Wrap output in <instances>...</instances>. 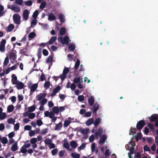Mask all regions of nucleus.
Listing matches in <instances>:
<instances>
[{"mask_svg": "<svg viewBox=\"0 0 158 158\" xmlns=\"http://www.w3.org/2000/svg\"><path fill=\"white\" fill-rule=\"evenodd\" d=\"M46 3L45 1L43 2L40 4V9H43L46 6Z\"/></svg>", "mask_w": 158, "mask_h": 158, "instance_id": "nucleus-39", "label": "nucleus"}, {"mask_svg": "<svg viewBox=\"0 0 158 158\" xmlns=\"http://www.w3.org/2000/svg\"><path fill=\"white\" fill-rule=\"evenodd\" d=\"M58 151L57 148L55 149L52 150L51 153L52 155H55L58 152Z\"/></svg>", "mask_w": 158, "mask_h": 158, "instance_id": "nucleus-48", "label": "nucleus"}, {"mask_svg": "<svg viewBox=\"0 0 158 158\" xmlns=\"http://www.w3.org/2000/svg\"><path fill=\"white\" fill-rule=\"evenodd\" d=\"M84 97L82 95H79L77 98V100L80 102H82L84 100Z\"/></svg>", "mask_w": 158, "mask_h": 158, "instance_id": "nucleus-49", "label": "nucleus"}, {"mask_svg": "<svg viewBox=\"0 0 158 158\" xmlns=\"http://www.w3.org/2000/svg\"><path fill=\"white\" fill-rule=\"evenodd\" d=\"M6 114L5 113H2L0 114V120L4 119L6 117Z\"/></svg>", "mask_w": 158, "mask_h": 158, "instance_id": "nucleus-32", "label": "nucleus"}, {"mask_svg": "<svg viewBox=\"0 0 158 158\" xmlns=\"http://www.w3.org/2000/svg\"><path fill=\"white\" fill-rule=\"evenodd\" d=\"M145 125V121L143 120H141L138 122L136 124V128L138 130H140Z\"/></svg>", "mask_w": 158, "mask_h": 158, "instance_id": "nucleus-3", "label": "nucleus"}, {"mask_svg": "<svg viewBox=\"0 0 158 158\" xmlns=\"http://www.w3.org/2000/svg\"><path fill=\"white\" fill-rule=\"evenodd\" d=\"M9 57L10 60H14L16 59V55L14 52H11L10 54Z\"/></svg>", "mask_w": 158, "mask_h": 158, "instance_id": "nucleus-19", "label": "nucleus"}, {"mask_svg": "<svg viewBox=\"0 0 158 158\" xmlns=\"http://www.w3.org/2000/svg\"><path fill=\"white\" fill-rule=\"evenodd\" d=\"M91 151L92 152H94L95 149V143H93L91 147Z\"/></svg>", "mask_w": 158, "mask_h": 158, "instance_id": "nucleus-59", "label": "nucleus"}, {"mask_svg": "<svg viewBox=\"0 0 158 158\" xmlns=\"http://www.w3.org/2000/svg\"><path fill=\"white\" fill-rule=\"evenodd\" d=\"M46 95L45 93H41L38 95L36 96L37 100L39 101H40L41 100L45 98Z\"/></svg>", "mask_w": 158, "mask_h": 158, "instance_id": "nucleus-11", "label": "nucleus"}, {"mask_svg": "<svg viewBox=\"0 0 158 158\" xmlns=\"http://www.w3.org/2000/svg\"><path fill=\"white\" fill-rule=\"evenodd\" d=\"M150 121L151 122H154L158 119V117L155 114L152 115L150 117H149Z\"/></svg>", "mask_w": 158, "mask_h": 158, "instance_id": "nucleus-18", "label": "nucleus"}, {"mask_svg": "<svg viewBox=\"0 0 158 158\" xmlns=\"http://www.w3.org/2000/svg\"><path fill=\"white\" fill-rule=\"evenodd\" d=\"M18 81H13L12 84L13 85L16 84V87L18 89H20L23 88L24 87V84L21 82H17Z\"/></svg>", "mask_w": 158, "mask_h": 158, "instance_id": "nucleus-4", "label": "nucleus"}, {"mask_svg": "<svg viewBox=\"0 0 158 158\" xmlns=\"http://www.w3.org/2000/svg\"><path fill=\"white\" fill-rule=\"evenodd\" d=\"M88 102L89 105L90 106H92L94 102V96H91L88 99Z\"/></svg>", "mask_w": 158, "mask_h": 158, "instance_id": "nucleus-12", "label": "nucleus"}, {"mask_svg": "<svg viewBox=\"0 0 158 158\" xmlns=\"http://www.w3.org/2000/svg\"><path fill=\"white\" fill-rule=\"evenodd\" d=\"M17 143H15L12 145L11 147V150L14 152L17 149Z\"/></svg>", "mask_w": 158, "mask_h": 158, "instance_id": "nucleus-23", "label": "nucleus"}, {"mask_svg": "<svg viewBox=\"0 0 158 158\" xmlns=\"http://www.w3.org/2000/svg\"><path fill=\"white\" fill-rule=\"evenodd\" d=\"M79 131L82 134L85 135L87 134V133L88 132L89 130L87 129H83L82 128H81Z\"/></svg>", "mask_w": 158, "mask_h": 158, "instance_id": "nucleus-24", "label": "nucleus"}, {"mask_svg": "<svg viewBox=\"0 0 158 158\" xmlns=\"http://www.w3.org/2000/svg\"><path fill=\"white\" fill-rule=\"evenodd\" d=\"M9 62V57L7 56L5 58L3 63V66H7Z\"/></svg>", "mask_w": 158, "mask_h": 158, "instance_id": "nucleus-29", "label": "nucleus"}, {"mask_svg": "<svg viewBox=\"0 0 158 158\" xmlns=\"http://www.w3.org/2000/svg\"><path fill=\"white\" fill-rule=\"evenodd\" d=\"M27 151V150L26 148H25L23 146L20 149L21 152L23 153H26Z\"/></svg>", "mask_w": 158, "mask_h": 158, "instance_id": "nucleus-44", "label": "nucleus"}, {"mask_svg": "<svg viewBox=\"0 0 158 158\" xmlns=\"http://www.w3.org/2000/svg\"><path fill=\"white\" fill-rule=\"evenodd\" d=\"M29 15L28 10L27 9H25L23 11V19L25 20H27Z\"/></svg>", "mask_w": 158, "mask_h": 158, "instance_id": "nucleus-7", "label": "nucleus"}, {"mask_svg": "<svg viewBox=\"0 0 158 158\" xmlns=\"http://www.w3.org/2000/svg\"><path fill=\"white\" fill-rule=\"evenodd\" d=\"M1 142L4 144L7 143L8 142V140L5 137H3L1 139Z\"/></svg>", "mask_w": 158, "mask_h": 158, "instance_id": "nucleus-42", "label": "nucleus"}, {"mask_svg": "<svg viewBox=\"0 0 158 158\" xmlns=\"http://www.w3.org/2000/svg\"><path fill=\"white\" fill-rule=\"evenodd\" d=\"M13 19L14 22L17 24L20 23V16L18 14H16L13 15Z\"/></svg>", "mask_w": 158, "mask_h": 158, "instance_id": "nucleus-2", "label": "nucleus"}, {"mask_svg": "<svg viewBox=\"0 0 158 158\" xmlns=\"http://www.w3.org/2000/svg\"><path fill=\"white\" fill-rule=\"evenodd\" d=\"M130 132L133 134H135L136 133V128L131 127L130 129ZM129 134L130 135H131L130 133H129Z\"/></svg>", "mask_w": 158, "mask_h": 158, "instance_id": "nucleus-46", "label": "nucleus"}, {"mask_svg": "<svg viewBox=\"0 0 158 158\" xmlns=\"http://www.w3.org/2000/svg\"><path fill=\"white\" fill-rule=\"evenodd\" d=\"M7 123L9 124H13L15 123V119L13 118H9L7 121Z\"/></svg>", "mask_w": 158, "mask_h": 158, "instance_id": "nucleus-43", "label": "nucleus"}, {"mask_svg": "<svg viewBox=\"0 0 158 158\" xmlns=\"http://www.w3.org/2000/svg\"><path fill=\"white\" fill-rule=\"evenodd\" d=\"M94 121V120L93 118H89L86 121V124L87 126H89L93 123Z\"/></svg>", "mask_w": 158, "mask_h": 158, "instance_id": "nucleus-21", "label": "nucleus"}, {"mask_svg": "<svg viewBox=\"0 0 158 158\" xmlns=\"http://www.w3.org/2000/svg\"><path fill=\"white\" fill-rule=\"evenodd\" d=\"M75 46L74 45L70 44L69 45L68 48L71 51H73L75 49Z\"/></svg>", "mask_w": 158, "mask_h": 158, "instance_id": "nucleus-35", "label": "nucleus"}, {"mask_svg": "<svg viewBox=\"0 0 158 158\" xmlns=\"http://www.w3.org/2000/svg\"><path fill=\"white\" fill-rule=\"evenodd\" d=\"M19 123H17L14 125V129L15 131L18 130L19 129Z\"/></svg>", "mask_w": 158, "mask_h": 158, "instance_id": "nucleus-52", "label": "nucleus"}, {"mask_svg": "<svg viewBox=\"0 0 158 158\" xmlns=\"http://www.w3.org/2000/svg\"><path fill=\"white\" fill-rule=\"evenodd\" d=\"M81 81V77L79 76L78 77L75 78L73 80V82L76 84L78 83Z\"/></svg>", "mask_w": 158, "mask_h": 158, "instance_id": "nucleus-31", "label": "nucleus"}, {"mask_svg": "<svg viewBox=\"0 0 158 158\" xmlns=\"http://www.w3.org/2000/svg\"><path fill=\"white\" fill-rule=\"evenodd\" d=\"M107 138L106 135H103L100 138L99 143L100 144H103L105 143Z\"/></svg>", "mask_w": 158, "mask_h": 158, "instance_id": "nucleus-8", "label": "nucleus"}, {"mask_svg": "<svg viewBox=\"0 0 158 158\" xmlns=\"http://www.w3.org/2000/svg\"><path fill=\"white\" fill-rule=\"evenodd\" d=\"M47 100L46 98H45L40 101V105H41L42 106H44V105L47 103Z\"/></svg>", "mask_w": 158, "mask_h": 158, "instance_id": "nucleus-36", "label": "nucleus"}, {"mask_svg": "<svg viewBox=\"0 0 158 158\" xmlns=\"http://www.w3.org/2000/svg\"><path fill=\"white\" fill-rule=\"evenodd\" d=\"M69 72V69L66 67H65L63 71V73L66 75V74Z\"/></svg>", "mask_w": 158, "mask_h": 158, "instance_id": "nucleus-57", "label": "nucleus"}, {"mask_svg": "<svg viewBox=\"0 0 158 158\" xmlns=\"http://www.w3.org/2000/svg\"><path fill=\"white\" fill-rule=\"evenodd\" d=\"M77 143L74 141H72L70 142V145L73 148H76L77 146Z\"/></svg>", "mask_w": 158, "mask_h": 158, "instance_id": "nucleus-25", "label": "nucleus"}, {"mask_svg": "<svg viewBox=\"0 0 158 158\" xmlns=\"http://www.w3.org/2000/svg\"><path fill=\"white\" fill-rule=\"evenodd\" d=\"M66 75L63 73V74L60 75V77L62 81H63L66 77Z\"/></svg>", "mask_w": 158, "mask_h": 158, "instance_id": "nucleus-63", "label": "nucleus"}, {"mask_svg": "<svg viewBox=\"0 0 158 158\" xmlns=\"http://www.w3.org/2000/svg\"><path fill=\"white\" fill-rule=\"evenodd\" d=\"M71 156L73 158H80V154H75L74 153H73L71 154Z\"/></svg>", "mask_w": 158, "mask_h": 158, "instance_id": "nucleus-45", "label": "nucleus"}, {"mask_svg": "<svg viewBox=\"0 0 158 158\" xmlns=\"http://www.w3.org/2000/svg\"><path fill=\"white\" fill-rule=\"evenodd\" d=\"M37 142V139L36 138H33L32 139H31L30 140L31 143V144H35Z\"/></svg>", "mask_w": 158, "mask_h": 158, "instance_id": "nucleus-60", "label": "nucleus"}, {"mask_svg": "<svg viewBox=\"0 0 158 158\" xmlns=\"http://www.w3.org/2000/svg\"><path fill=\"white\" fill-rule=\"evenodd\" d=\"M148 126L149 127L151 130H154V126L153 124H152L150 123H148Z\"/></svg>", "mask_w": 158, "mask_h": 158, "instance_id": "nucleus-62", "label": "nucleus"}, {"mask_svg": "<svg viewBox=\"0 0 158 158\" xmlns=\"http://www.w3.org/2000/svg\"><path fill=\"white\" fill-rule=\"evenodd\" d=\"M10 8L15 12L18 13L20 11V10L19 7L17 6H14L12 5Z\"/></svg>", "mask_w": 158, "mask_h": 158, "instance_id": "nucleus-10", "label": "nucleus"}, {"mask_svg": "<svg viewBox=\"0 0 158 158\" xmlns=\"http://www.w3.org/2000/svg\"><path fill=\"white\" fill-rule=\"evenodd\" d=\"M38 11L37 10H35V11L33 13V15H32V16L34 18L36 19L38 15Z\"/></svg>", "mask_w": 158, "mask_h": 158, "instance_id": "nucleus-51", "label": "nucleus"}, {"mask_svg": "<svg viewBox=\"0 0 158 158\" xmlns=\"http://www.w3.org/2000/svg\"><path fill=\"white\" fill-rule=\"evenodd\" d=\"M101 119L100 118H96L94 122V125L95 126H97L101 122Z\"/></svg>", "mask_w": 158, "mask_h": 158, "instance_id": "nucleus-30", "label": "nucleus"}, {"mask_svg": "<svg viewBox=\"0 0 158 158\" xmlns=\"http://www.w3.org/2000/svg\"><path fill=\"white\" fill-rule=\"evenodd\" d=\"M62 127V124L61 122H60L56 124L55 126L54 130L56 131L60 130Z\"/></svg>", "mask_w": 158, "mask_h": 158, "instance_id": "nucleus-15", "label": "nucleus"}, {"mask_svg": "<svg viewBox=\"0 0 158 158\" xmlns=\"http://www.w3.org/2000/svg\"><path fill=\"white\" fill-rule=\"evenodd\" d=\"M102 129L101 127H100L98 129V131L95 132L94 133V135L95 138L96 139H97L98 136H101L102 134Z\"/></svg>", "mask_w": 158, "mask_h": 158, "instance_id": "nucleus-5", "label": "nucleus"}, {"mask_svg": "<svg viewBox=\"0 0 158 158\" xmlns=\"http://www.w3.org/2000/svg\"><path fill=\"white\" fill-rule=\"evenodd\" d=\"M99 106L97 102L95 103L93 106V108H92V111L93 114L96 113L97 111L99 108Z\"/></svg>", "mask_w": 158, "mask_h": 158, "instance_id": "nucleus-6", "label": "nucleus"}, {"mask_svg": "<svg viewBox=\"0 0 158 158\" xmlns=\"http://www.w3.org/2000/svg\"><path fill=\"white\" fill-rule=\"evenodd\" d=\"M35 116V113H31L29 114H28V118L30 119H33Z\"/></svg>", "mask_w": 158, "mask_h": 158, "instance_id": "nucleus-41", "label": "nucleus"}, {"mask_svg": "<svg viewBox=\"0 0 158 158\" xmlns=\"http://www.w3.org/2000/svg\"><path fill=\"white\" fill-rule=\"evenodd\" d=\"M59 19L61 23L65 22V16L62 13L60 14L59 15Z\"/></svg>", "mask_w": 158, "mask_h": 158, "instance_id": "nucleus-16", "label": "nucleus"}, {"mask_svg": "<svg viewBox=\"0 0 158 158\" xmlns=\"http://www.w3.org/2000/svg\"><path fill=\"white\" fill-rule=\"evenodd\" d=\"M105 156H108L110 155V153L109 152V149H106L105 152Z\"/></svg>", "mask_w": 158, "mask_h": 158, "instance_id": "nucleus-64", "label": "nucleus"}, {"mask_svg": "<svg viewBox=\"0 0 158 158\" xmlns=\"http://www.w3.org/2000/svg\"><path fill=\"white\" fill-rule=\"evenodd\" d=\"M56 19V17L52 13H50L48 15V20L49 21H52Z\"/></svg>", "mask_w": 158, "mask_h": 158, "instance_id": "nucleus-17", "label": "nucleus"}, {"mask_svg": "<svg viewBox=\"0 0 158 158\" xmlns=\"http://www.w3.org/2000/svg\"><path fill=\"white\" fill-rule=\"evenodd\" d=\"M71 121L70 120H68L67 119L65 120L64 124V127H67L70 123Z\"/></svg>", "mask_w": 158, "mask_h": 158, "instance_id": "nucleus-38", "label": "nucleus"}, {"mask_svg": "<svg viewBox=\"0 0 158 158\" xmlns=\"http://www.w3.org/2000/svg\"><path fill=\"white\" fill-rule=\"evenodd\" d=\"M65 152V150H61L59 152V156L60 157L64 156V153Z\"/></svg>", "mask_w": 158, "mask_h": 158, "instance_id": "nucleus-56", "label": "nucleus"}, {"mask_svg": "<svg viewBox=\"0 0 158 158\" xmlns=\"http://www.w3.org/2000/svg\"><path fill=\"white\" fill-rule=\"evenodd\" d=\"M144 151H151L150 148L147 145H145L143 147Z\"/></svg>", "mask_w": 158, "mask_h": 158, "instance_id": "nucleus-53", "label": "nucleus"}, {"mask_svg": "<svg viewBox=\"0 0 158 158\" xmlns=\"http://www.w3.org/2000/svg\"><path fill=\"white\" fill-rule=\"evenodd\" d=\"M36 36V34L34 32L30 33L28 35L29 38H33Z\"/></svg>", "mask_w": 158, "mask_h": 158, "instance_id": "nucleus-40", "label": "nucleus"}, {"mask_svg": "<svg viewBox=\"0 0 158 158\" xmlns=\"http://www.w3.org/2000/svg\"><path fill=\"white\" fill-rule=\"evenodd\" d=\"M52 60L53 57L52 56H49L46 62L47 63L51 62L52 61Z\"/></svg>", "mask_w": 158, "mask_h": 158, "instance_id": "nucleus-61", "label": "nucleus"}, {"mask_svg": "<svg viewBox=\"0 0 158 158\" xmlns=\"http://www.w3.org/2000/svg\"><path fill=\"white\" fill-rule=\"evenodd\" d=\"M66 32V29L64 27H62L60 28V35L62 36Z\"/></svg>", "mask_w": 158, "mask_h": 158, "instance_id": "nucleus-22", "label": "nucleus"}, {"mask_svg": "<svg viewBox=\"0 0 158 158\" xmlns=\"http://www.w3.org/2000/svg\"><path fill=\"white\" fill-rule=\"evenodd\" d=\"M60 89V87L59 86H57L53 90L52 93L51 94V96H54L56 93L59 92Z\"/></svg>", "mask_w": 158, "mask_h": 158, "instance_id": "nucleus-9", "label": "nucleus"}, {"mask_svg": "<svg viewBox=\"0 0 158 158\" xmlns=\"http://www.w3.org/2000/svg\"><path fill=\"white\" fill-rule=\"evenodd\" d=\"M80 64V61L79 60L77 59V61L75 63L74 68V72L75 74L76 72L77 71V69L78 68Z\"/></svg>", "mask_w": 158, "mask_h": 158, "instance_id": "nucleus-13", "label": "nucleus"}, {"mask_svg": "<svg viewBox=\"0 0 158 158\" xmlns=\"http://www.w3.org/2000/svg\"><path fill=\"white\" fill-rule=\"evenodd\" d=\"M63 146L68 150H69V144L68 143H64L63 144Z\"/></svg>", "mask_w": 158, "mask_h": 158, "instance_id": "nucleus-58", "label": "nucleus"}, {"mask_svg": "<svg viewBox=\"0 0 158 158\" xmlns=\"http://www.w3.org/2000/svg\"><path fill=\"white\" fill-rule=\"evenodd\" d=\"M52 110L53 111V112L56 114H58L59 113V108L57 106H55L53 107Z\"/></svg>", "mask_w": 158, "mask_h": 158, "instance_id": "nucleus-26", "label": "nucleus"}, {"mask_svg": "<svg viewBox=\"0 0 158 158\" xmlns=\"http://www.w3.org/2000/svg\"><path fill=\"white\" fill-rule=\"evenodd\" d=\"M86 143H84L81 144L80 146L78 147V148L79 150H82L85 148L86 147Z\"/></svg>", "mask_w": 158, "mask_h": 158, "instance_id": "nucleus-34", "label": "nucleus"}, {"mask_svg": "<svg viewBox=\"0 0 158 158\" xmlns=\"http://www.w3.org/2000/svg\"><path fill=\"white\" fill-rule=\"evenodd\" d=\"M50 83L49 81H47L45 82L44 84V87L46 89H47L49 88Z\"/></svg>", "mask_w": 158, "mask_h": 158, "instance_id": "nucleus-33", "label": "nucleus"}, {"mask_svg": "<svg viewBox=\"0 0 158 158\" xmlns=\"http://www.w3.org/2000/svg\"><path fill=\"white\" fill-rule=\"evenodd\" d=\"M41 51L42 49L41 48H38L37 53V55L38 58V59H40L41 58Z\"/></svg>", "mask_w": 158, "mask_h": 158, "instance_id": "nucleus-28", "label": "nucleus"}, {"mask_svg": "<svg viewBox=\"0 0 158 158\" xmlns=\"http://www.w3.org/2000/svg\"><path fill=\"white\" fill-rule=\"evenodd\" d=\"M35 109V106L34 105H33L28 107V111L29 112H32L34 111Z\"/></svg>", "mask_w": 158, "mask_h": 158, "instance_id": "nucleus-37", "label": "nucleus"}, {"mask_svg": "<svg viewBox=\"0 0 158 158\" xmlns=\"http://www.w3.org/2000/svg\"><path fill=\"white\" fill-rule=\"evenodd\" d=\"M44 142L45 144L49 145L51 143L52 141L50 139L47 138L45 140Z\"/></svg>", "mask_w": 158, "mask_h": 158, "instance_id": "nucleus-50", "label": "nucleus"}, {"mask_svg": "<svg viewBox=\"0 0 158 158\" xmlns=\"http://www.w3.org/2000/svg\"><path fill=\"white\" fill-rule=\"evenodd\" d=\"M14 28V25L12 24H10L8 26V31H11Z\"/></svg>", "mask_w": 158, "mask_h": 158, "instance_id": "nucleus-47", "label": "nucleus"}, {"mask_svg": "<svg viewBox=\"0 0 158 158\" xmlns=\"http://www.w3.org/2000/svg\"><path fill=\"white\" fill-rule=\"evenodd\" d=\"M57 37L56 36H52L51 37L50 40L48 42L49 44H52L56 40Z\"/></svg>", "mask_w": 158, "mask_h": 158, "instance_id": "nucleus-20", "label": "nucleus"}, {"mask_svg": "<svg viewBox=\"0 0 158 158\" xmlns=\"http://www.w3.org/2000/svg\"><path fill=\"white\" fill-rule=\"evenodd\" d=\"M14 109V107L13 105H9L7 107V110L9 112H12Z\"/></svg>", "mask_w": 158, "mask_h": 158, "instance_id": "nucleus-27", "label": "nucleus"}, {"mask_svg": "<svg viewBox=\"0 0 158 158\" xmlns=\"http://www.w3.org/2000/svg\"><path fill=\"white\" fill-rule=\"evenodd\" d=\"M38 86V84L37 83L34 84L32 85L31 86L30 88V92H35Z\"/></svg>", "mask_w": 158, "mask_h": 158, "instance_id": "nucleus-14", "label": "nucleus"}, {"mask_svg": "<svg viewBox=\"0 0 158 158\" xmlns=\"http://www.w3.org/2000/svg\"><path fill=\"white\" fill-rule=\"evenodd\" d=\"M60 39V41L62 44L63 45H67L69 42V38L68 36H65L64 37H59L58 40Z\"/></svg>", "mask_w": 158, "mask_h": 158, "instance_id": "nucleus-1", "label": "nucleus"}, {"mask_svg": "<svg viewBox=\"0 0 158 158\" xmlns=\"http://www.w3.org/2000/svg\"><path fill=\"white\" fill-rule=\"evenodd\" d=\"M48 131V129L47 128H46L44 129H43L41 130L40 133L41 134L43 135L46 133Z\"/></svg>", "mask_w": 158, "mask_h": 158, "instance_id": "nucleus-54", "label": "nucleus"}, {"mask_svg": "<svg viewBox=\"0 0 158 158\" xmlns=\"http://www.w3.org/2000/svg\"><path fill=\"white\" fill-rule=\"evenodd\" d=\"M29 142V140H28L25 143V144L23 145V146L25 148H27L30 147L31 145L30 143L25 144L26 143H27V142Z\"/></svg>", "mask_w": 158, "mask_h": 158, "instance_id": "nucleus-55", "label": "nucleus"}]
</instances>
